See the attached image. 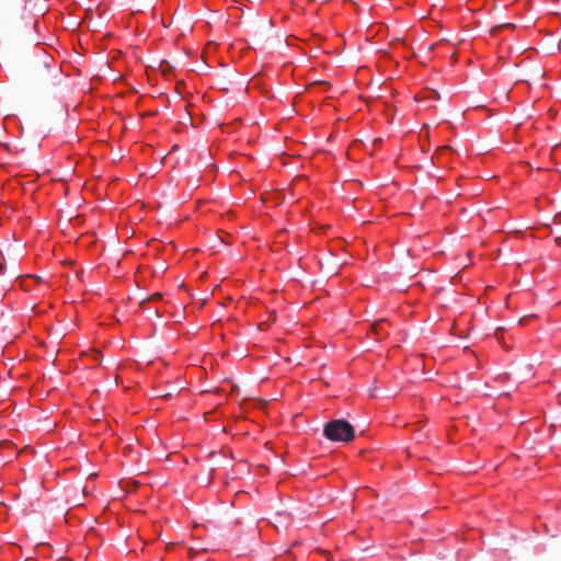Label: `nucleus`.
<instances>
[{
	"label": "nucleus",
	"instance_id": "f257e3e1",
	"mask_svg": "<svg viewBox=\"0 0 561 561\" xmlns=\"http://www.w3.org/2000/svg\"><path fill=\"white\" fill-rule=\"evenodd\" d=\"M324 435L333 442H350L354 438V427L344 420H334L324 426Z\"/></svg>",
	"mask_w": 561,
	"mask_h": 561
},
{
	"label": "nucleus",
	"instance_id": "f03ea898",
	"mask_svg": "<svg viewBox=\"0 0 561 561\" xmlns=\"http://www.w3.org/2000/svg\"><path fill=\"white\" fill-rule=\"evenodd\" d=\"M36 0H23V12L22 16L25 18L27 14H31L35 9Z\"/></svg>",
	"mask_w": 561,
	"mask_h": 561
},
{
	"label": "nucleus",
	"instance_id": "7ed1b4c3",
	"mask_svg": "<svg viewBox=\"0 0 561 561\" xmlns=\"http://www.w3.org/2000/svg\"><path fill=\"white\" fill-rule=\"evenodd\" d=\"M385 324H386V322H378V323H375V324H374V327H373V329H374L375 333H377V334H378L379 330H381V329H382V327H383Z\"/></svg>",
	"mask_w": 561,
	"mask_h": 561
}]
</instances>
